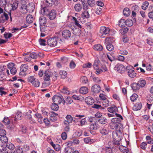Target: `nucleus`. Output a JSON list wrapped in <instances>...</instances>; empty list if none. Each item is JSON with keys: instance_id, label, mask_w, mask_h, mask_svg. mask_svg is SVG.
Instances as JSON below:
<instances>
[{"instance_id": "5fc2aeb1", "label": "nucleus", "mask_w": 153, "mask_h": 153, "mask_svg": "<svg viewBox=\"0 0 153 153\" xmlns=\"http://www.w3.org/2000/svg\"><path fill=\"white\" fill-rule=\"evenodd\" d=\"M92 66V65L91 63L88 62L82 65V68H90Z\"/></svg>"}, {"instance_id": "09e8293b", "label": "nucleus", "mask_w": 153, "mask_h": 153, "mask_svg": "<svg viewBox=\"0 0 153 153\" xmlns=\"http://www.w3.org/2000/svg\"><path fill=\"white\" fill-rule=\"evenodd\" d=\"M103 100L104 101L102 102V106L105 107L109 106V101L106 99Z\"/></svg>"}, {"instance_id": "a19ab883", "label": "nucleus", "mask_w": 153, "mask_h": 153, "mask_svg": "<svg viewBox=\"0 0 153 153\" xmlns=\"http://www.w3.org/2000/svg\"><path fill=\"white\" fill-rule=\"evenodd\" d=\"M73 33L76 36H79L81 33V30L79 29H75L73 30Z\"/></svg>"}, {"instance_id": "f8f14e48", "label": "nucleus", "mask_w": 153, "mask_h": 153, "mask_svg": "<svg viewBox=\"0 0 153 153\" xmlns=\"http://www.w3.org/2000/svg\"><path fill=\"white\" fill-rule=\"evenodd\" d=\"M50 10L48 7H45L40 10V13L43 15L48 16Z\"/></svg>"}, {"instance_id": "bf43d9fd", "label": "nucleus", "mask_w": 153, "mask_h": 153, "mask_svg": "<svg viewBox=\"0 0 153 153\" xmlns=\"http://www.w3.org/2000/svg\"><path fill=\"white\" fill-rule=\"evenodd\" d=\"M95 11L96 13L100 15L102 13V10L101 7H99L96 9Z\"/></svg>"}, {"instance_id": "a878e982", "label": "nucleus", "mask_w": 153, "mask_h": 153, "mask_svg": "<svg viewBox=\"0 0 153 153\" xmlns=\"http://www.w3.org/2000/svg\"><path fill=\"white\" fill-rule=\"evenodd\" d=\"M93 48L94 50L98 51H100L103 49L102 46L100 44L95 45L93 46Z\"/></svg>"}, {"instance_id": "9b49d317", "label": "nucleus", "mask_w": 153, "mask_h": 153, "mask_svg": "<svg viewBox=\"0 0 153 153\" xmlns=\"http://www.w3.org/2000/svg\"><path fill=\"white\" fill-rule=\"evenodd\" d=\"M72 142L71 141H69L68 142V145L65 149V152L66 153H73L74 150L70 147V145L71 144Z\"/></svg>"}, {"instance_id": "6e6d98bb", "label": "nucleus", "mask_w": 153, "mask_h": 153, "mask_svg": "<svg viewBox=\"0 0 153 153\" xmlns=\"http://www.w3.org/2000/svg\"><path fill=\"white\" fill-rule=\"evenodd\" d=\"M95 1L94 0H88V5L91 7L94 6L95 5Z\"/></svg>"}, {"instance_id": "7c9ffc66", "label": "nucleus", "mask_w": 153, "mask_h": 153, "mask_svg": "<svg viewBox=\"0 0 153 153\" xmlns=\"http://www.w3.org/2000/svg\"><path fill=\"white\" fill-rule=\"evenodd\" d=\"M26 21L27 23H32L33 20V18L31 15H28L26 17Z\"/></svg>"}, {"instance_id": "b1692460", "label": "nucleus", "mask_w": 153, "mask_h": 153, "mask_svg": "<svg viewBox=\"0 0 153 153\" xmlns=\"http://www.w3.org/2000/svg\"><path fill=\"white\" fill-rule=\"evenodd\" d=\"M39 22L40 25H46V18L43 16L40 17L39 19Z\"/></svg>"}, {"instance_id": "69168bd1", "label": "nucleus", "mask_w": 153, "mask_h": 153, "mask_svg": "<svg viewBox=\"0 0 153 153\" xmlns=\"http://www.w3.org/2000/svg\"><path fill=\"white\" fill-rule=\"evenodd\" d=\"M107 57L108 59L111 62H112L115 60L113 56L111 54H107Z\"/></svg>"}, {"instance_id": "4be33fe9", "label": "nucleus", "mask_w": 153, "mask_h": 153, "mask_svg": "<svg viewBox=\"0 0 153 153\" xmlns=\"http://www.w3.org/2000/svg\"><path fill=\"white\" fill-rule=\"evenodd\" d=\"M126 69V67L123 65H120L117 66V70L119 73H122L125 71Z\"/></svg>"}, {"instance_id": "6ab92c4d", "label": "nucleus", "mask_w": 153, "mask_h": 153, "mask_svg": "<svg viewBox=\"0 0 153 153\" xmlns=\"http://www.w3.org/2000/svg\"><path fill=\"white\" fill-rule=\"evenodd\" d=\"M50 120L53 122L56 121L57 120L56 116H58V114L53 112H51L50 114Z\"/></svg>"}, {"instance_id": "f03ea898", "label": "nucleus", "mask_w": 153, "mask_h": 153, "mask_svg": "<svg viewBox=\"0 0 153 153\" xmlns=\"http://www.w3.org/2000/svg\"><path fill=\"white\" fill-rule=\"evenodd\" d=\"M27 81L28 82L31 83L33 86L36 87H38L39 86L40 84L39 81L33 76L28 77L27 78Z\"/></svg>"}, {"instance_id": "c03bdc74", "label": "nucleus", "mask_w": 153, "mask_h": 153, "mask_svg": "<svg viewBox=\"0 0 153 153\" xmlns=\"http://www.w3.org/2000/svg\"><path fill=\"white\" fill-rule=\"evenodd\" d=\"M126 24L128 27L131 26L133 24L132 20L130 19H128L126 20Z\"/></svg>"}, {"instance_id": "f257e3e1", "label": "nucleus", "mask_w": 153, "mask_h": 153, "mask_svg": "<svg viewBox=\"0 0 153 153\" xmlns=\"http://www.w3.org/2000/svg\"><path fill=\"white\" fill-rule=\"evenodd\" d=\"M53 75V73L48 70L45 71L43 76L44 81L42 83V87H46L50 85V78Z\"/></svg>"}, {"instance_id": "423d86ee", "label": "nucleus", "mask_w": 153, "mask_h": 153, "mask_svg": "<svg viewBox=\"0 0 153 153\" xmlns=\"http://www.w3.org/2000/svg\"><path fill=\"white\" fill-rule=\"evenodd\" d=\"M121 122V120L120 118L116 117L112 119L110 124L111 128L112 129V128L115 127L118 124H120Z\"/></svg>"}, {"instance_id": "13d9d810", "label": "nucleus", "mask_w": 153, "mask_h": 153, "mask_svg": "<svg viewBox=\"0 0 153 153\" xmlns=\"http://www.w3.org/2000/svg\"><path fill=\"white\" fill-rule=\"evenodd\" d=\"M30 57L33 59H36L37 57V55L36 53L33 52L30 54Z\"/></svg>"}, {"instance_id": "49530a36", "label": "nucleus", "mask_w": 153, "mask_h": 153, "mask_svg": "<svg viewBox=\"0 0 153 153\" xmlns=\"http://www.w3.org/2000/svg\"><path fill=\"white\" fill-rule=\"evenodd\" d=\"M92 107L96 109H100L101 110L104 109V107H102L101 105H99L96 104H94V105L92 106Z\"/></svg>"}, {"instance_id": "bb28decb", "label": "nucleus", "mask_w": 153, "mask_h": 153, "mask_svg": "<svg viewBox=\"0 0 153 153\" xmlns=\"http://www.w3.org/2000/svg\"><path fill=\"white\" fill-rule=\"evenodd\" d=\"M137 83L140 87L143 88L145 85L146 84V82L145 79H140L138 82Z\"/></svg>"}, {"instance_id": "680f3d73", "label": "nucleus", "mask_w": 153, "mask_h": 153, "mask_svg": "<svg viewBox=\"0 0 153 153\" xmlns=\"http://www.w3.org/2000/svg\"><path fill=\"white\" fill-rule=\"evenodd\" d=\"M93 140L92 139H91L89 137H87L84 138V142L85 143H91Z\"/></svg>"}, {"instance_id": "37998d69", "label": "nucleus", "mask_w": 153, "mask_h": 153, "mask_svg": "<svg viewBox=\"0 0 153 153\" xmlns=\"http://www.w3.org/2000/svg\"><path fill=\"white\" fill-rule=\"evenodd\" d=\"M106 48L107 50L109 51H111L114 48V46L111 43L106 44Z\"/></svg>"}, {"instance_id": "58836bf2", "label": "nucleus", "mask_w": 153, "mask_h": 153, "mask_svg": "<svg viewBox=\"0 0 153 153\" xmlns=\"http://www.w3.org/2000/svg\"><path fill=\"white\" fill-rule=\"evenodd\" d=\"M55 102L52 103L51 105V109L54 111H57L59 108V106Z\"/></svg>"}, {"instance_id": "aec40b11", "label": "nucleus", "mask_w": 153, "mask_h": 153, "mask_svg": "<svg viewBox=\"0 0 153 153\" xmlns=\"http://www.w3.org/2000/svg\"><path fill=\"white\" fill-rule=\"evenodd\" d=\"M107 110L111 113H114L117 111V109L115 105H112L111 107L107 108Z\"/></svg>"}, {"instance_id": "ea45409f", "label": "nucleus", "mask_w": 153, "mask_h": 153, "mask_svg": "<svg viewBox=\"0 0 153 153\" xmlns=\"http://www.w3.org/2000/svg\"><path fill=\"white\" fill-rule=\"evenodd\" d=\"M82 17L88 19L90 15L88 10H85L82 14Z\"/></svg>"}, {"instance_id": "c85d7f7f", "label": "nucleus", "mask_w": 153, "mask_h": 153, "mask_svg": "<svg viewBox=\"0 0 153 153\" xmlns=\"http://www.w3.org/2000/svg\"><path fill=\"white\" fill-rule=\"evenodd\" d=\"M34 6L33 4H29L27 5V11H28L29 12H32L33 11L34 9Z\"/></svg>"}, {"instance_id": "9d476101", "label": "nucleus", "mask_w": 153, "mask_h": 153, "mask_svg": "<svg viewBox=\"0 0 153 153\" xmlns=\"http://www.w3.org/2000/svg\"><path fill=\"white\" fill-rule=\"evenodd\" d=\"M110 31V29L108 27L104 26L101 27L100 29V33L102 35L108 34Z\"/></svg>"}, {"instance_id": "8fccbe9b", "label": "nucleus", "mask_w": 153, "mask_h": 153, "mask_svg": "<svg viewBox=\"0 0 153 153\" xmlns=\"http://www.w3.org/2000/svg\"><path fill=\"white\" fill-rule=\"evenodd\" d=\"M149 3L147 1L144 2L141 6L143 10H146L148 6Z\"/></svg>"}, {"instance_id": "c756f323", "label": "nucleus", "mask_w": 153, "mask_h": 153, "mask_svg": "<svg viewBox=\"0 0 153 153\" xmlns=\"http://www.w3.org/2000/svg\"><path fill=\"white\" fill-rule=\"evenodd\" d=\"M80 93L82 94H85L88 92V89L86 87H82L79 90Z\"/></svg>"}, {"instance_id": "052dcab7", "label": "nucleus", "mask_w": 153, "mask_h": 153, "mask_svg": "<svg viewBox=\"0 0 153 153\" xmlns=\"http://www.w3.org/2000/svg\"><path fill=\"white\" fill-rule=\"evenodd\" d=\"M112 40V38L111 37H107L105 39V44H107L109 43H111V40Z\"/></svg>"}, {"instance_id": "79ce46f5", "label": "nucleus", "mask_w": 153, "mask_h": 153, "mask_svg": "<svg viewBox=\"0 0 153 153\" xmlns=\"http://www.w3.org/2000/svg\"><path fill=\"white\" fill-rule=\"evenodd\" d=\"M74 8L76 11L79 12L81 10L82 7L81 4H78L75 5Z\"/></svg>"}, {"instance_id": "6e6552de", "label": "nucleus", "mask_w": 153, "mask_h": 153, "mask_svg": "<svg viewBox=\"0 0 153 153\" xmlns=\"http://www.w3.org/2000/svg\"><path fill=\"white\" fill-rule=\"evenodd\" d=\"M28 66L26 64H23L20 66L21 72L19 73V75H26V72L27 70Z\"/></svg>"}, {"instance_id": "20e7f679", "label": "nucleus", "mask_w": 153, "mask_h": 153, "mask_svg": "<svg viewBox=\"0 0 153 153\" xmlns=\"http://www.w3.org/2000/svg\"><path fill=\"white\" fill-rule=\"evenodd\" d=\"M117 131H114L112 133L113 138L114 140V143L116 145H119L120 144L121 137L118 135Z\"/></svg>"}, {"instance_id": "4c0bfd02", "label": "nucleus", "mask_w": 153, "mask_h": 153, "mask_svg": "<svg viewBox=\"0 0 153 153\" xmlns=\"http://www.w3.org/2000/svg\"><path fill=\"white\" fill-rule=\"evenodd\" d=\"M59 74L61 76V78L62 79H65L67 76V73L65 71H61Z\"/></svg>"}, {"instance_id": "5701e85b", "label": "nucleus", "mask_w": 153, "mask_h": 153, "mask_svg": "<svg viewBox=\"0 0 153 153\" xmlns=\"http://www.w3.org/2000/svg\"><path fill=\"white\" fill-rule=\"evenodd\" d=\"M142 107V105L141 102H137L133 107V110L135 111L140 110Z\"/></svg>"}, {"instance_id": "473e14b6", "label": "nucleus", "mask_w": 153, "mask_h": 153, "mask_svg": "<svg viewBox=\"0 0 153 153\" xmlns=\"http://www.w3.org/2000/svg\"><path fill=\"white\" fill-rule=\"evenodd\" d=\"M120 150L122 152V153H128L129 152V149L127 147L122 146L119 148Z\"/></svg>"}, {"instance_id": "864d4df0", "label": "nucleus", "mask_w": 153, "mask_h": 153, "mask_svg": "<svg viewBox=\"0 0 153 153\" xmlns=\"http://www.w3.org/2000/svg\"><path fill=\"white\" fill-rule=\"evenodd\" d=\"M138 96L136 94H134L130 97L131 100L132 101H134L136 99L138 98Z\"/></svg>"}, {"instance_id": "a18cd8bd", "label": "nucleus", "mask_w": 153, "mask_h": 153, "mask_svg": "<svg viewBox=\"0 0 153 153\" xmlns=\"http://www.w3.org/2000/svg\"><path fill=\"white\" fill-rule=\"evenodd\" d=\"M80 81L83 83L86 84L88 82L87 78L85 76H82L80 78Z\"/></svg>"}, {"instance_id": "2f4dec72", "label": "nucleus", "mask_w": 153, "mask_h": 153, "mask_svg": "<svg viewBox=\"0 0 153 153\" xmlns=\"http://www.w3.org/2000/svg\"><path fill=\"white\" fill-rule=\"evenodd\" d=\"M130 13V11L128 8H125L123 11V15L125 16H128Z\"/></svg>"}, {"instance_id": "c9c22d12", "label": "nucleus", "mask_w": 153, "mask_h": 153, "mask_svg": "<svg viewBox=\"0 0 153 153\" xmlns=\"http://www.w3.org/2000/svg\"><path fill=\"white\" fill-rule=\"evenodd\" d=\"M22 116V114L21 113L17 112L15 116V120L16 121L17 120H21Z\"/></svg>"}, {"instance_id": "7ed1b4c3", "label": "nucleus", "mask_w": 153, "mask_h": 153, "mask_svg": "<svg viewBox=\"0 0 153 153\" xmlns=\"http://www.w3.org/2000/svg\"><path fill=\"white\" fill-rule=\"evenodd\" d=\"M52 100L53 102L57 104H60L62 102L63 105L65 104V101L64 100L63 97L61 95H54L52 98Z\"/></svg>"}, {"instance_id": "cd10ccee", "label": "nucleus", "mask_w": 153, "mask_h": 153, "mask_svg": "<svg viewBox=\"0 0 153 153\" xmlns=\"http://www.w3.org/2000/svg\"><path fill=\"white\" fill-rule=\"evenodd\" d=\"M131 86L132 89L135 91L139 90L140 87L139 85H138L137 83L135 82L133 83L131 85Z\"/></svg>"}, {"instance_id": "0eeeda50", "label": "nucleus", "mask_w": 153, "mask_h": 153, "mask_svg": "<svg viewBox=\"0 0 153 153\" xmlns=\"http://www.w3.org/2000/svg\"><path fill=\"white\" fill-rule=\"evenodd\" d=\"M62 35L63 38L65 39H68L71 36V33L70 30L66 29L62 31Z\"/></svg>"}, {"instance_id": "dca6fc26", "label": "nucleus", "mask_w": 153, "mask_h": 153, "mask_svg": "<svg viewBox=\"0 0 153 153\" xmlns=\"http://www.w3.org/2000/svg\"><path fill=\"white\" fill-rule=\"evenodd\" d=\"M49 14L48 16L50 19L53 20L55 18L56 16V12L55 10L53 9L50 10Z\"/></svg>"}, {"instance_id": "3c124183", "label": "nucleus", "mask_w": 153, "mask_h": 153, "mask_svg": "<svg viewBox=\"0 0 153 153\" xmlns=\"http://www.w3.org/2000/svg\"><path fill=\"white\" fill-rule=\"evenodd\" d=\"M15 151L17 153H22L23 152L22 149L20 146L16 147Z\"/></svg>"}, {"instance_id": "2eb2a0df", "label": "nucleus", "mask_w": 153, "mask_h": 153, "mask_svg": "<svg viewBox=\"0 0 153 153\" xmlns=\"http://www.w3.org/2000/svg\"><path fill=\"white\" fill-rule=\"evenodd\" d=\"M91 90L92 92L94 93H98L100 92V87L99 85L96 84L92 87Z\"/></svg>"}, {"instance_id": "0e129e2a", "label": "nucleus", "mask_w": 153, "mask_h": 153, "mask_svg": "<svg viewBox=\"0 0 153 153\" xmlns=\"http://www.w3.org/2000/svg\"><path fill=\"white\" fill-rule=\"evenodd\" d=\"M3 122L6 125H8L10 123V120L7 117H5L4 118Z\"/></svg>"}, {"instance_id": "a211bd4d", "label": "nucleus", "mask_w": 153, "mask_h": 153, "mask_svg": "<svg viewBox=\"0 0 153 153\" xmlns=\"http://www.w3.org/2000/svg\"><path fill=\"white\" fill-rule=\"evenodd\" d=\"M97 120L99 123L103 125L105 124L107 122V118L103 116L100 119H97Z\"/></svg>"}, {"instance_id": "72a5a7b5", "label": "nucleus", "mask_w": 153, "mask_h": 153, "mask_svg": "<svg viewBox=\"0 0 153 153\" xmlns=\"http://www.w3.org/2000/svg\"><path fill=\"white\" fill-rule=\"evenodd\" d=\"M5 145L6 147L10 150H13L15 148L14 144L10 142H8Z\"/></svg>"}, {"instance_id": "e433bc0d", "label": "nucleus", "mask_w": 153, "mask_h": 153, "mask_svg": "<svg viewBox=\"0 0 153 153\" xmlns=\"http://www.w3.org/2000/svg\"><path fill=\"white\" fill-rule=\"evenodd\" d=\"M76 117H79V118H76V117H74L73 119V122L74 123H76V122L78 121L79 119H80L81 118L83 117H84V115H76L75 116Z\"/></svg>"}, {"instance_id": "de8ad7c7", "label": "nucleus", "mask_w": 153, "mask_h": 153, "mask_svg": "<svg viewBox=\"0 0 153 153\" xmlns=\"http://www.w3.org/2000/svg\"><path fill=\"white\" fill-rule=\"evenodd\" d=\"M40 31L41 32H44L47 30V27L45 26V25H40Z\"/></svg>"}, {"instance_id": "ddd939ff", "label": "nucleus", "mask_w": 153, "mask_h": 153, "mask_svg": "<svg viewBox=\"0 0 153 153\" xmlns=\"http://www.w3.org/2000/svg\"><path fill=\"white\" fill-rule=\"evenodd\" d=\"M45 1L47 3V5L49 6H51L53 4L57 5L59 3V0H45Z\"/></svg>"}, {"instance_id": "4468645a", "label": "nucleus", "mask_w": 153, "mask_h": 153, "mask_svg": "<svg viewBox=\"0 0 153 153\" xmlns=\"http://www.w3.org/2000/svg\"><path fill=\"white\" fill-rule=\"evenodd\" d=\"M123 127L122 125L120 123L118 124V125L116 126L115 127L112 128L113 129H116V130L115 131H117V132H119L121 134L123 131Z\"/></svg>"}, {"instance_id": "603ef678", "label": "nucleus", "mask_w": 153, "mask_h": 153, "mask_svg": "<svg viewBox=\"0 0 153 153\" xmlns=\"http://www.w3.org/2000/svg\"><path fill=\"white\" fill-rule=\"evenodd\" d=\"M66 119L68 121V123H72L73 121V118L70 115H68L66 117Z\"/></svg>"}, {"instance_id": "338daca9", "label": "nucleus", "mask_w": 153, "mask_h": 153, "mask_svg": "<svg viewBox=\"0 0 153 153\" xmlns=\"http://www.w3.org/2000/svg\"><path fill=\"white\" fill-rule=\"evenodd\" d=\"M89 128L90 129L92 130H96L97 129V126L95 123L91 124Z\"/></svg>"}, {"instance_id": "4d7b16f0", "label": "nucleus", "mask_w": 153, "mask_h": 153, "mask_svg": "<svg viewBox=\"0 0 153 153\" xmlns=\"http://www.w3.org/2000/svg\"><path fill=\"white\" fill-rule=\"evenodd\" d=\"M61 92L64 93V94H69V91L68 90V88L66 87H64L61 90Z\"/></svg>"}, {"instance_id": "e2e57ef3", "label": "nucleus", "mask_w": 153, "mask_h": 153, "mask_svg": "<svg viewBox=\"0 0 153 153\" xmlns=\"http://www.w3.org/2000/svg\"><path fill=\"white\" fill-rule=\"evenodd\" d=\"M39 42L41 45L45 46L46 45V40L45 39H39Z\"/></svg>"}, {"instance_id": "774afa93", "label": "nucleus", "mask_w": 153, "mask_h": 153, "mask_svg": "<svg viewBox=\"0 0 153 153\" xmlns=\"http://www.w3.org/2000/svg\"><path fill=\"white\" fill-rule=\"evenodd\" d=\"M99 62L97 60H96L94 61V65L93 67L94 69H97L98 68Z\"/></svg>"}, {"instance_id": "f3484780", "label": "nucleus", "mask_w": 153, "mask_h": 153, "mask_svg": "<svg viewBox=\"0 0 153 153\" xmlns=\"http://www.w3.org/2000/svg\"><path fill=\"white\" fill-rule=\"evenodd\" d=\"M100 132L102 135H106L108 134L109 129L106 127L102 128L100 129Z\"/></svg>"}, {"instance_id": "1a4fd4ad", "label": "nucleus", "mask_w": 153, "mask_h": 153, "mask_svg": "<svg viewBox=\"0 0 153 153\" xmlns=\"http://www.w3.org/2000/svg\"><path fill=\"white\" fill-rule=\"evenodd\" d=\"M129 67L127 66L126 69L128 76L131 78H134L136 75V73L134 70V68L131 67V69H129Z\"/></svg>"}, {"instance_id": "412c9836", "label": "nucleus", "mask_w": 153, "mask_h": 153, "mask_svg": "<svg viewBox=\"0 0 153 153\" xmlns=\"http://www.w3.org/2000/svg\"><path fill=\"white\" fill-rule=\"evenodd\" d=\"M85 101L88 105H91L94 103V101L93 98L88 97L85 98Z\"/></svg>"}, {"instance_id": "393cba45", "label": "nucleus", "mask_w": 153, "mask_h": 153, "mask_svg": "<svg viewBox=\"0 0 153 153\" xmlns=\"http://www.w3.org/2000/svg\"><path fill=\"white\" fill-rule=\"evenodd\" d=\"M0 140L2 144L4 145H5L8 143V138L6 136L1 137Z\"/></svg>"}, {"instance_id": "f704fd0d", "label": "nucleus", "mask_w": 153, "mask_h": 153, "mask_svg": "<svg viewBox=\"0 0 153 153\" xmlns=\"http://www.w3.org/2000/svg\"><path fill=\"white\" fill-rule=\"evenodd\" d=\"M126 21L123 19H121L119 22V26L120 27H124L126 25Z\"/></svg>"}, {"instance_id": "39448f33", "label": "nucleus", "mask_w": 153, "mask_h": 153, "mask_svg": "<svg viewBox=\"0 0 153 153\" xmlns=\"http://www.w3.org/2000/svg\"><path fill=\"white\" fill-rule=\"evenodd\" d=\"M47 42L49 45L51 47H54L57 44V39L56 37L49 38L47 39Z\"/></svg>"}]
</instances>
